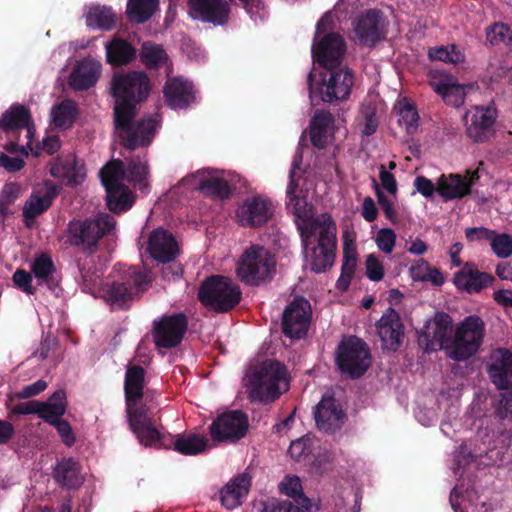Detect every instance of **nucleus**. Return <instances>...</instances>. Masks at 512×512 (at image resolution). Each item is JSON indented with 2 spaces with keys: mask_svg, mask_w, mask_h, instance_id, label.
Here are the masks:
<instances>
[{
  "mask_svg": "<svg viewBox=\"0 0 512 512\" xmlns=\"http://www.w3.org/2000/svg\"><path fill=\"white\" fill-rule=\"evenodd\" d=\"M302 157L296 154L289 173L290 182L287 188V206L296 217L300 231L306 262L312 271L325 272L333 265L336 248V224L328 214L312 217V208L303 195V188L297 193L302 181L300 164Z\"/></svg>",
  "mask_w": 512,
  "mask_h": 512,
  "instance_id": "f257e3e1",
  "label": "nucleus"
},
{
  "mask_svg": "<svg viewBox=\"0 0 512 512\" xmlns=\"http://www.w3.org/2000/svg\"><path fill=\"white\" fill-rule=\"evenodd\" d=\"M150 91V79L143 71L115 73L112 77L115 131L119 143L127 150L148 147L155 137L159 126L156 118L135 120L137 104L146 100Z\"/></svg>",
  "mask_w": 512,
  "mask_h": 512,
  "instance_id": "f03ea898",
  "label": "nucleus"
},
{
  "mask_svg": "<svg viewBox=\"0 0 512 512\" xmlns=\"http://www.w3.org/2000/svg\"><path fill=\"white\" fill-rule=\"evenodd\" d=\"M115 225L114 216L108 213H99L95 218L71 220L66 231L67 242L93 254L97 251L99 240L110 233Z\"/></svg>",
  "mask_w": 512,
  "mask_h": 512,
  "instance_id": "7ed1b4c3",
  "label": "nucleus"
},
{
  "mask_svg": "<svg viewBox=\"0 0 512 512\" xmlns=\"http://www.w3.org/2000/svg\"><path fill=\"white\" fill-rule=\"evenodd\" d=\"M240 287L230 277L211 275L198 289V300L207 308L226 313L237 306L241 300Z\"/></svg>",
  "mask_w": 512,
  "mask_h": 512,
  "instance_id": "20e7f679",
  "label": "nucleus"
},
{
  "mask_svg": "<svg viewBox=\"0 0 512 512\" xmlns=\"http://www.w3.org/2000/svg\"><path fill=\"white\" fill-rule=\"evenodd\" d=\"M334 25L333 13H326L317 24L312 46L313 58L325 68L339 64L346 52L343 38L339 34L331 32Z\"/></svg>",
  "mask_w": 512,
  "mask_h": 512,
  "instance_id": "39448f33",
  "label": "nucleus"
},
{
  "mask_svg": "<svg viewBox=\"0 0 512 512\" xmlns=\"http://www.w3.org/2000/svg\"><path fill=\"white\" fill-rule=\"evenodd\" d=\"M486 334L484 321L477 315H470L459 322L453 334V345L449 358L463 361L478 352Z\"/></svg>",
  "mask_w": 512,
  "mask_h": 512,
  "instance_id": "423d86ee",
  "label": "nucleus"
},
{
  "mask_svg": "<svg viewBox=\"0 0 512 512\" xmlns=\"http://www.w3.org/2000/svg\"><path fill=\"white\" fill-rule=\"evenodd\" d=\"M151 282L148 272L130 267L120 279L106 286L104 299L110 305L123 309L134 297L145 292L151 286Z\"/></svg>",
  "mask_w": 512,
  "mask_h": 512,
  "instance_id": "0eeeda50",
  "label": "nucleus"
},
{
  "mask_svg": "<svg viewBox=\"0 0 512 512\" xmlns=\"http://www.w3.org/2000/svg\"><path fill=\"white\" fill-rule=\"evenodd\" d=\"M312 77L313 74L310 72L308 75L310 98L313 99L315 94L318 93L321 100L328 103L346 100L350 96L354 85V74L347 67L336 70L329 69L316 89L313 87Z\"/></svg>",
  "mask_w": 512,
  "mask_h": 512,
  "instance_id": "6e6552de",
  "label": "nucleus"
},
{
  "mask_svg": "<svg viewBox=\"0 0 512 512\" xmlns=\"http://www.w3.org/2000/svg\"><path fill=\"white\" fill-rule=\"evenodd\" d=\"M336 363L342 374L350 378H358L371 364L369 348L357 337L345 338L338 346Z\"/></svg>",
  "mask_w": 512,
  "mask_h": 512,
  "instance_id": "1a4fd4ad",
  "label": "nucleus"
},
{
  "mask_svg": "<svg viewBox=\"0 0 512 512\" xmlns=\"http://www.w3.org/2000/svg\"><path fill=\"white\" fill-rule=\"evenodd\" d=\"M288 372L284 364L267 359L258 368V401L273 402L288 390Z\"/></svg>",
  "mask_w": 512,
  "mask_h": 512,
  "instance_id": "9d476101",
  "label": "nucleus"
},
{
  "mask_svg": "<svg viewBox=\"0 0 512 512\" xmlns=\"http://www.w3.org/2000/svg\"><path fill=\"white\" fill-rule=\"evenodd\" d=\"M453 321L450 315L438 312L430 319L419 335V343L426 351L442 349L449 357L453 345Z\"/></svg>",
  "mask_w": 512,
  "mask_h": 512,
  "instance_id": "9b49d317",
  "label": "nucleus"
},
{
  "mask_svg": "<svg viewBox=\"0 0 512 512\" xmlns=\"http://www.w3.org/2000/svg\"><path fill=\"white\" fill-rule=\"evenodd\" d=\"M126 415L130 430L137 439L151 441L158 437L156 427V412L152 404H148L147 398L125 402Z\"/></svg>",
  "mask_w": 512,
  "mask_h": 512,
  "instance_id": "f8f14e48",
  "label": "nucleus"
},
{
  "mask_svg": "<svg viewBox=\"0 0 512 512\" xmlns=\"http://www.w3.org/2000/svg\"><path fill=\"white\" fill-rule=\"evenodd\" d=\"M187 329L188 318L184 313L164 315L153 322V342L158 348L177 347L182 342Z\"/></svg>",
  "mask_w": 512,
  "mask_h": 512,
  "instance_id": "ddd939ff",
  "label": "nucleus"
},
{
  "mask_svg": "<svg viewBox=\"0 0 512 512\" xmlns=\"http://www.w3.org/2000/svg\"><path fill=\"white\" fill-rule=\"evenodd\" d=\"M249 427L248 417L240 410H228L220 415L209 426L214 442L234 443L242 439Z\"/></svg>",
  "mask_w": 512,
  "mask_h": 512,
  "instance_id": "4468645a",
  "label": "nucleus"
},
{
  "mask_svg": "<svg viewBox=\"0 0 512 512\" xmlns=\"http://www.w3.org/2000/svg\"><path fill=\"white\" fill-rule=\"evenodd\" d=\"M312 318L309 301L303 297L294 298L285 308L282 316V331L291 339L306 336Z\"/></svg>",
  "mask_w": 512,
  "mask_h": 512,
  "instance_id": "2eb2a0df",
  "label": "nucleus"
},
{
  "mask_svg": "<svg viewBox=\"0 0 512 512\" xmlns=\"http://www.w3.org/2000/svg\"><path fill=\"white\" fill-rule=\"evenodd\" d=\"M188 14L194 20L224 26L229 22L231 8L227 0H188Z\"/></svg>",
  "mask_w": 512,
  "mask_h": 512,
  "instance_id": "dca6fc26",
  "label": "nucleus"
},
{
  "mask_svg": "<svg viewBox=\"0 0 512 512\" xmlns=\"http://www.w3.org/2000/svg\"><path fill=\"white\" fill-rule=\"evenodd\" d=\"M497 112L493 106H476L464 116L468 136L476 142L486 140L493 132Z\"/></svg>",
  "mask_w": 512,
  "mask_h": 512,
  "instance_id": "f3484780",
  "label": "nucleus"
},
{
  "mask_svg": "<svg viewBox=\"0 0 512 512\" xmlns=\"http://www.w3.org/2000/svg\"><path fill=\"white\" fill-rule=\"evenodd\" d=\"M429 78L434 91L446 103L454 106L462 104L466 94L474 89L473 84L460 85L453 76L442 71H432Z\"/></svg>",
  "mask_w": 512,
  "mask_h": 512,
  "instance_id": "a211bd4d",
  "label": "nucleus"
},
{
  "mask_svg": "<svg viewBox=\"0 0 512 512\" xmlns=\"http://www.w3.org/2000/svg\"><path fill=\"white\" fill-rule=\"evenodd\" d=\"M478 179L477 171H466L465 175L443 174L437 180V193L445 201L462 198L470 193Z\"/></svg>",
  "mask_w": 512,
  "mask_h": 512,
  "instance_id": "6ab92c4d",
  "label": "nucleus"
},
{
  "mask_svg": "<svg viewBox=\"0 0 512 512\" xmlns=\"http://www.w3.org/2000/svg\"><path fill=\"white\" fill-rule=\"evenodd\" d=\"M147 252L154 260L169 263L178 256L179 246L171 232L164 228H157L149 235Z\"/></svg>",
  "mask_w": 512,
  "mask_h": 512,
  "instance_id": "aec40b11",
  "label": "nucleus"
},
{
  "mask_svg": "<svg viewBox=\"0 0 512 512\" xmlns=\"http://www.w3.org/2000/svg\"><path fill=\"white\" fill-rule=\"evenodd\" d=\"M377 331L381 339L382 348L396 351L404 337V327L398 312L389 308L378 321Z\"/></svg>",
  "mask_w": 512,
  "mask_h": 512,
  "instance_id": "412c9836",
  "label": "nucleus"
},
{
  "mask_svg": "<svg viewBox=\"0 0 512 512\" xmlns=\"http://www.w3.org/2000/svg\"><path fill=\"white\" fill-rule=\"evenodd\" d=\"M251 485L252 476L248 472L234 476L220 490L221 505L227 510L241 506L249 494Z\"/></svg>",
  "mask_w": 512,
  "mask_h": 512,
  "instance_id": "4be33fe9",
  "label": "nucleus"
},
{
  "mask_svg": "<svg viewBox=\"0 0 512 512\" xmlns=\"http://www.w3.org/2000/svg\"><path fill=\"white\" fill-rule=\"evenodd\" d=\"M163 94L167 105L172 109H185L195 102V91L192 82L182 77L168 79Z\"/></svg>",
  "mask_w": 512,
  "mask_h": 512,
  "instance_id": "5701e85b",
  "label": "nucleus"
},
{
  "mask_svg": "<svg viewBox=\"0 0 512 512\" xmlns=\"http://www.w3.org/2000/svg\"><path fill=\"white\" fill-rule=\"evenodd\" d=\"M314 417L319 430L331 433L343 424L344 413L333 397L324 396L315 408Z\"/></svg>",
  "mask_w": 512,
  "mask_h": 512,
  "instance_id": "b1692460",
  "label": "nucleus"
},
{
  "mask_svg": "<svg viewBox=\"0 0 512 512\" xmlns=\"http://www.w3.org/2000/svg\"><path fill=\"white\" fill-rule=\"evenodd\" d=\"M494 278L486 272L479 271L473 264L466 263L454 275L455 286L469 294L478 293L492 285Z\"/></svg>",
  "mask_w": 512,
  "mask_h": 512,
  "instance_id": "393cba45",
  "label": "nucleus"
},
{
  "mask_svg": "<svg viewBox=\"0 0 512 512\" xmlns=\"http://www.w3.org/2000/svg\"><path fill=\"white\" fill-rule=\"evenodd\" d=\"M354 31L362 44L367 46L374 45L384 37L380 13L375 10L367 11L354 23Z\"/></svg>",
  "mask_w": 512,
  "mask_h": 512,
  "instance_id": "a878e982",
  "label": "nucleus"
},
{
  "mask_svg": "<svg viewBox=\"0 0 512 512\" xmlns=\"http://www.w3.org/2000/svg\"><path fill=\"white\" fill-rule=\"evenodd\" d=\"M488 373L499 389H507L512 383V353L506 349L496 350L491 356Z\"/></svg>",
  "mask_w": 512,
  "mask_h": 512,
  "instance_id": "bb28decb",
  "label": "nucleus"
},
{
  "mask_svg": "<svg viewBox=\"0 0 512 512\" xmlns=\"http://www.w3.org/2000/svg\"><path fill=\"white\" fill-rule=\"evenodd\" d=\"M100 62L87 59L81 61L71 72L70 86L76 91H83L93 87L101 74Z\"/></svg>",
  "mask_w": 512,
  "mask_h": 512,
  "instance_id": "cd10ccee",
  "label": "nucleus"
},
{
  "mask_svg": "<svg viewBox=\"0 0 512 512\" xmlns=\"http://www.w3.org/2000/svg\"><path fill=\"white\" fill-rule=\"evenodd\" d=\"M145 369L140 365H128L124 377L125 402L143 400L147 395L145 389Z\"/></svg>",
  "mask_w": 512,
  "mask_h": 512,
  "instance_id": "c85d7f7f",
  "label": "nucleus"
},
{
  "mask_svg": "<svg viewBox=\"0 0 512 512\" xmlns=\"http://www.w3.org/2000/svg\"><path fill=\"white\" fill-rule=\"evenodd\" d=\"M80 463L73 457L62 458L57 461L53 470V478L61 487L75 488L81 485L79 477Z\"/></svg>",
  "mask_w": 512,
  "mask_h": 512,
  "instance_id": "c756f323",
  "label": "nucleus"
},
{
  "mask_svg": "<svg viewBox=\"0 0 512 512\" xmlns=\"http://www.w3.org/2000/svg\"><path fill=\"white\" fill-rule=\"evenodd\" d=\"M334 132V119L331 113L316 112L311 120L310 137L312 143L322 148L332 138Z\"/></svg>",
  "mask_w": 512,
  "mask_h": 512,
  "instance_id": "7c9ffc66",
  "label": "nucleus"
},
{
  "mask_svg": "<svg viewBox=\"0 0 512 512\" xmlns=\"http://www.w3.org/2000/svg\"><path fill=\"white\" fill-rule=\"evenodd\" d=\"M58 193L59 189L55 185H50L43 195H31L23 208V217L28 227L30 226L29 221H33L38 215L50 208Z\"/></svg>",
  "mask_w": 512,
  "mask_h": 512,
  "instance_id": "2f4dec72",
  "label": "nucleus"
},
{
  "mask_svg": "<svg viewBox=\"0 0 512 512\" xmlns=\"http://www.w3.org/2000/svg\"><path fill=\"white\" fill-rule=\"evenodd\" d=\"M106 60L112 66H123L136 58V49L127 40L114 37L106 44Z\"/></svg>",
  "mask_w": 512,
  "mask_h": 512,
  "instance_id": "473e14b6",
  "label": "nucleus"
},
{
  "mask_svg": "<svg viewBox=\"0 0 512 512\" xmlns=\"http://www.w3.org/2000/svg\"><path fill=\"white\" fill-rule=\"evenodd\" d=\"M30 110L22 104L15 103L0 117V129L5 133L23 129L31 121Z\"/></svg>",
  "mask_w": 512,
  "mask_h": 512,
  "instance_id": "72a5a7b5",
  "label": "nucleus"
},
{
  "mask_svg": "<svg viewBox=\"0 0 512 512\" xmlns=\"http://www.w3.org/2000/svg\"><path fill=\"white\" fill-rule=\"evenodd\" d=\"M31 271L39 285L45 284L50 290L58 286L56 267L50 255L41 253L36 256L31 264Z\"/></svg>",
  "mask_w": 512,
  "mask_h": 512,
  "instance_id": "f704fd0d",
  "label": "nucleus"
},
{
  "mask_svg": "<svg viewBox=\"0 0 512 512\" xmlns=\"http://www.w3.org/2000/svg\"><path fill=\"white\" fill-rule=\"evenodd\" d=\"M235 273L245 285H256V244H251L239 257Z\"/></svg>",
  "mask_w": 512,
  "mask_h": 512,
  "instance_id": "c9c22d12",
  "label": "nucleus"
},
{
  "mask_svg": "<svg viewBox=\"0 0 512 512\" xmlns=\"http://www.w3.org/2000/svg\"><path fill=\"white\" fill-rule=\"evenodd\" d=\"M66 395L63 390L55 391L47 402H42L39 407L38 417L52 425L66 412Z\"/></svg>",
  "mask_w": 512,
  "mask_h": 512,
  "instance_id": "e433bc0d",
  "label": "nucleus"
},
{
  "mask_svg": "<svg viewBox=\"0 0 512 512\" xmlns=\"http://www.w3.org/2000/svg\"><path fill=\"white\" fill-rule=\"evenodd\" d=\"M159 6V0H128L126 16L131 23L143 24L149 21Z\"/></svg>",
  "mask_w": 512,
  "mask_h": 512,
  "instance_id": "4c0bfd02",
  "label": "nucleus"
},
{
  "mask_svg": "<svg viewBox=\"0 0 512 512\" xmlns=\"http://www.w3.org/2000/svg\"><path fill=\"white\" fill-rule=\"evenodd\" d=\"M50 173L53 177L67 179L71 184H80L85 177V173L82 172V168L78 167V162L73 157L57 159L52 165Z\"/></svg>",
  "mask_w": 512,
  "mask_h": 512,
  "instance_id": "58836bf2",
  "label": "nucleus"
},
{
  "mask_svg": "<svg viewBox=\"0 0 512 512\" xmlns=\"http://www.w3.org/2000/svg\"><path fill=\"white\" fill-rule=\"evenodd\" d=\"M116 22V14L107 6H93L86 15V24L93 29L110 31L116 26Z\"/></svg>",
  "mask_w": 512,
  "mask_h": 512,
  "instance_id": "ea45409f",
  "label": "nucleus"
},
{
  "mask_svg": "<svg viewBox=\"0 0 512 512\" xmlns=\"http://www.w3.org/2000/svg\"><path fill=\"white\" fill-rule=\"evenodd\" d=\"M107 206L110 211L120 213L131 208L134 197L130 189L123 185L106 188Z\"/></svg>",
  "mask_w": 512,
  "mask_h": 512,
  "instance_id": "a19ab883",
  "label": "nucleus"
},
{
  "mask_svg": "<svg viewBox=\"0 0 512 512\" xmlns=\"http://www.w3.org/2000/svg\"><path fill=\"white\" fill-rule=\"evenodd\" d=\"M197 189L204 195L217 199H227L231 195L228 181L217 176H204L200 178Z\"/></svg>",
  "mask_w": 512,
  "mask_h": 512,
  "instance_id": "79ce46f5",
  "label": "nucleus"
},
{
  "mask_svg": "<svg viewBox=\"0 0 512 512\" xmlns=\"http://www.w3.org/2000/svg\"><path fill=\"white\" fill-rule=\"evenodd\" d=\"M398 115V123L408 134H414L419 126V114L415 106L406 98L397 101L394 107Z\"/></svg>",
  "mask_w": 512,
  "mask_h": 512,
  "instance_id": "37998d69",
  "label": "nucleus"
},
{
  "mask_svg": "<svg viewBox=\"0 0 512 512\" xmlns=\"http://www.w3.org/2000/svg\"><path fill=\"white\" fill-rule=\"evenodd\" d=\"M140 60L147 69H159L169 61L168 54L161 45L144 42L140 50Z\"/></svg>",
  "mask_w": 512,
  "mask_h": 512,
  "instance_id": "c03bdc74",
  "label": "nucleus"
},
{
  "mask_svg": "<svg viewBox=\"0 0 512 512\" xmlns=\"http://www.w3.org/2000/svg\"><path fill=\"white\" fill-rule=\"evenodd\" d=\"M126 180L133 183L140 190L148 187L147 176H148V163L146 160H142L139 156H133L127 160Z\"/></svg>",
  "mask_w": 512,
  "mask_h": 512,
  "instance_id": "a18cd8bd",
  "label": "nucleus"
},
{
  "mask_svg": "<svg viewBox=\"0 0 512 512\" xmlns=\"http://www.w3.org/2000/svg\"><path fill=\"white\" fill-rule=\"evenodd\" d=\"M208 446V439L204 436L178 434L175 439L174 450L183 455H197L205 451Z\"/></svg>",
  "mask_w": 512,
  "mask_h": 512,
  "instance_id": "49530a36",
  "label": "nucleus"
},
{
  "mask_svg": "<svg viewBox=\"0 0 512 512\" xmlns=\"http://www.w3.org/2000/svg\"><path fill=\"white\" fill-rule=\"evenodd\" d=\"M78 115L77 104L69 99L61 101L52 111L53 122L61 129L70 128Z\"/></svg>",
  "mask_w": 512,
  "mask_h": 512,
  "instance_id": "de8ad7c7",
  "label": "nucleus"
},
{
  "mask_svg": "<svg viewBox=\"0 0 512 512\" xmlns=\"http://www.w3.org/2000/svg\"><path fill=\"white\" fill-rule=\"evenodd\" d=\"M100 177L103 186L106 188L123 185L126 179L125 164L121 160H113L100 170Z\"/></svg>",
  "mask_w": 512,
  "mask_h": 512,
  "instance_id": "09e8293b",
  "label": "nucleus"
},
{
  "mask_svg": "<svg viewBox=\"0 0 512 512\" xmlns=\"http://www.w3.org/2000/svg\"><path fill=\"white\" fill-rule=\"evenodd\" d=\"M276 260L274 254L268 250L258 248V284L270 281L276 274Z\"/></svg>",
  "mask_w": 512,
  "mask_h": 512,
  "instance_id": "8fccbe9b",
  "label": "nucleus"
},
{
  "mask_svg": "<svg viewBox=\"0 0 512 512\" xmlns=\"http://www.w3.org/2000/svg\"><path fill=\"white\" fill-rule=\"evenodd\" d=\"M238 397L243 399L246 397L251 403L256 402V360L251 359L242 378V389L238 393Z\"/></svg>",
  "mask_w": 512,
  "mask_h": 512,
  "instance_id": "3c124183",
  "label": "nucleus"
},
{
  "mask_svg": "<svg viewBox=\"0 0 512 512\" xmlns=\"http://www.w3.org/2000/svg\"><path fill=\"white\" fill-rule=\"evenodd\" d=\"M486 37L493 45L503 44L512 49V24L495 23L486 30Z\"/></svg>",
  "mask_w": 512,
  "mask_h": 512,
  "instance_id": "603ef678",
  "label": "nucleus"
},
{
  "mask_svg": "<svg viewBox=\"0 0 512 512\" xmlns=\"http://www.w3.org/2000/svg\"><path fill=\"white\" fill-rule=\"evenodd\" d=\"M429 57L432 60H438L445 63L457 64L464 60L462 50L455 45L434 47L429 50Z\"/></svg>",
  "mask_w": 512,
  "mask_h": 512,
  "instance_id": "864d4df0",
  "label": "nucleus"
},
{
  "mask_svg": "<svg viewBox=\"0 0 512 512\" xmlns=\"http://www.w3.org/2000/svg\"><path fill=\"white\" fill-rule=\"evenodd\" d=\"M378 125L379 119L376 107L371 104L363 105L359 118L361 133L365 136H370L376 132Z\"/></svg>",
  "mask_w": 512,
  "mask_h": 512,
  "instance_id": "5fc2aeb1",
  "label": "nucleus"
},
{
  "mask_svg": "<svg viewBox=\"0 0 512 512\" xmlns=\"http://www.w3.org/2000/svg\"><path fill=\"white\" fill-rule=\"evenodd\" d=\"M345 263L343 265V272L337 281V287L340 289H346L348 287L351 274L353 273L354 266L356 264L355 250L348 244L344 248Z\"/></svg>",
  "mask_w": 512,
  "mask_h": 512,
  "instance_id": "6e6d98bb",
  "label": "nucleus"
},
{
  "mask_svg": "<svg viewBox=\"0 0 512 512\" xmlns=\"http://www.w3.org/2000/svg\"><path fill=\"white\" fill-rule=\"evenodd\" d=\"M396 239V233L391 228H381L374 237L376 246L385 254H391L393 252Z\"/></svg>",
  "mask_w": 512,
  "mask_h": 512,
  "instance_id": "4d7b16f0",
  "label": "nucleus"
},
{
  "mask_svg": "<svg viewBox=\"0 0 512 512\" xmlns=\"http://www.w3.org/2000/svg\"><path fill=\"white\" fill-rule=\"evenodd\" d=\"M491 248L499 258H508L512 255V237L508 234H496L491 239Z\"/></svg>",
  "mask_w": 512,
  "mask_h": 512,
  "instance_id": "13d9d810",
  "label": "nucleus"
},
{
  "mask_svg": "<svg viewBox=\"0 0 512 512\" xmlns=\"http://www.w3.org/2000/svg\"><path fill=\"white\" fill-rule=\"evenodd\" d=\"M237 218L242 226L255 227L256 224V196L249 199L237 211Z\"/></svg>",
  "mask_w": 512,
  "mask_h": 512,
  "instance_id": "bf43d9fd",
  "label": "nucleus"
},
{
  "mask_svg": "<svg viewBox=\"0 0 512 512\" xmlns=\"http://www.w3.org/2000/svg\"><path fill=\"white\" fill-rule=\"evenodd\" d=\"M474 497L475 493L469 492L467 496L461 497V501H458L459 492L456 487L451 493L450 503L455 512H475V506L471 503Z\"/></svg>",
  "mask_w": 512,
  "mask_h": 512,
  "instance_id": "052dcab7",
  "label": "nucleus"
},
{
  "mask_svg": "<svg viewBox=\"0 0 512 512\" xmlns=\"http://www.w3.org/2000/svg\"><path fill=\"white\" fill-rule=\"evenodd\" d=\"M366 275L372 281H380L384 277V267L375 254H369L366 258Z\"/></svg>",
  "mask_w": 512,
  "mask_h": 512,
  "instance_id": "680f3d73",
  "label": "nucleus"
},
{
  "mask_svg": "<svg viewBox=\"0 0 512 512\" xmlns=\"http://www.w3.org/2000/svg\"><path fill=\"white\" fill-rule=\"evenodd\" d=\"M20 194V186L17 183L6 184L0 195V211L4 212L10 205H12Z\"/></svg>",
  "mask_w": 512,
  "mask_h": 512,
  "instance_id": "e2e57ef3",
  "label": "nucleus"
},
{
  "mask_svg": "<svg viewBox=\"0 0 512 512\" xmlns=\"http://www.w3.org/2000/svg\"><path fill=\"white\" fill-rule=\"evenodd\" d=\"M14 285L26 294H35V288L32 286V275L24 269H17L13 274Z\"/></svg>",
  "mask_w": 512,
  "mask_h": 512,
  "instance_id": "0e129e2a",
  "label": "nucleus"
},
{
  "mask_svg": "<svg viewBox=\"0 0 512 512\" xmlns=\"http://www.w3.org/2000/svg\"><path fill=\"white\" fill-rule=\"evenodd\" d=\"M79 272L82 279L83 290L92 293L99 285L100 275L95 268L91 271L90 268L86 269L84 266H79Z\"/></svg>",
  "mask_w": 512,
  "mask_h": 512,
  "instance_id": "69168bd1",
  "label": "nucleus"
},
{
  "mask_svg": "<svg viewBox=\"0 0 512 512\" xmlns=\"http://www.w3.org/2000/svg\"><path fill=\"white\" fill-rule=\"evenodd\" d=\"M54 426L61 437L62 442L68 446L71 447L76 442V437L73 433L72 427L70 423L64 419H59L55 423L52 424Z\"/></svg>",
  "mask_w": 512,
  "mask_h": 512,
  "instance_id": "338daca9",
  "label": "nucleus"
},
{
  "mask_svg": "<svg viewBox=\"0 0 512 512\" xmlns=\"http://www.w3.org/2000/svg\"><path fill=\"white\" fill-rule=\"evenodd\" d=\"M262 512H303L291 502L271 499L263 504Z\"/></svg>",
  "mask_w": 512,
  "mask_h": 512,
  "instance_id": "774afa93",
  "label": "nucleus"
}]
</instances>
